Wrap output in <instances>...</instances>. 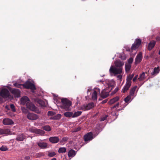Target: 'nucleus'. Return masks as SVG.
<instances>
[{
	"label": "nucleus",
	"instance_id": "f257e3e1",
	"mask_svg": "<svg viewBox=\"0 0 160 160\" xmlns=\"http://www.w3.org/2000/svg\"><path fill=\"white\" fill-rule=\"evenodd\" d=\"M114 64L115 66H111L109 70L110 74L111 76H116L122 72L124 63L119 60L115 61Z\"/></svg>",
	"mask_w": 160,
	"mask_h": 160
},
{
	"label": "nucleus",
	"instance_id": "f03ea898",
	"mask_svg": "<svg viewBox=\"0 0 160 160\" xmlns=\"http://www.w3.org/2000/svg\"><path fill=\"white\" fill-rule=\"evenodd\" d=\"M62 108L66 110H70V108L72 104L71 102L69 100L66 98H62L61 100Z\"/></svg>",
	"mask_w": 160,
	"mask_h": 160
},
{
	"label": "nucleus",
	"instance_id": "7ed1b4c3",
	"mask_svg": "<svg viewBox=\"0 0 160 160\" xmlns=\"http://www.w3.org/2000/svg\"><path fill=\"white\" fill-rule=\"evenodd\" d=\"M26 107L28 108L32 111L35 112L36 113L38 114L40 113L41 112L39 109L30 102L27 103Z\"/></svg>",
	"mask_w": 160,
	"mask_h": 160
},
{
	"label": "nucleus",
	"instance_id": "20e7f679",
	"mask_svg": "<svg viewBox=\"0 0 160 160\" xmlns=\"http://www.w3.org/2000/svg\"><path fill=\"white\" fill-rule=\"evenodd\" d=\"M23 87L27 89L32 90H35L36 88L34 84L29 81H27L23 84Z\"/></svg>",
	"mask_w": 160,
	"mask_h": 160
},
{
	"label": "nucleus",
	"instance_id": "39448f33",
	"mask_svg": "<svg viewBox=\"0 0 160 160\" xmlns=\"http://www.w3.org/2000/svg\"><path fill=\"white\" fill-rule=\"evenodd\" d=\"M142 41L140 39L137 38L135 40L134 43L132 44L131 48V50L132 51L138 48L141 44Z\"/></svg>",
	"mask_w": 160,
	"mask_h": 160
},
{
	"label": "nucleus",
	"instance_id": "423d86ee",
	"mask_svg": "<svg viewBox=\"0 0 160 160\" xmlns=\"http://www.w3.org/2000/svg\"><path fill=\"white\" fill-rule=\"evenodd\" d=\"M0 95L4 98H6L9 97L10 93L9 91L6 88L2 89L0 92Z\"/></svg>",
	"mask_w": 160,
	"mask_h": 160
},
{
	"label": "nucleus",
	"instance_id": "0eeeda50",
	"mask_svg": "<svg viewBox=\"0 0 160 160\" xmlns=\"http://www.w3.org/2000/svg\"><path fill=\"white\" fill-rule=\"evenodd\" d=\"M94 103L93 102L89 103L86 105H83L81 107V109L83 111L89 110L94 107Z\"/></svg>",
	"mask_w": 160,
	"mask_h": 160
},
{
	"label": "nucleus",
	"instance_id": "6e6552de",
	"mask_svg": "<svg viewBox=\"0 0 160 160\" xmlns=\"http://www.w3.org/2000/svg\"><path fill=\"white\" fill-rule=\"evenodd\" d=\"M93 138V135L92 132L87 133L84 136V140L86 142H88L92 140Z\"/></svg>",
	"mask_w": 160,
	"mask_h": 160
},
{
	"label": "nucleus",
	"instance_id": "1a4fd4ad",
	"mask_svg": "<svg viewBox=\"0 0 160 160\" xmlns=\"http://www.w3.org/2000/svg\"><path fill=\"white\" fill-rule=\"evenodd\" d=\"M100 89L98 88H95L92 94V98L93 100H97V95L98 93H100Z\"/></svg>",
	"mask_w": 160,
	"mask_h": 160
},
{
	"label": "nucleus",
	"instance_id": "9d476101",
	"mask_svg": "<svg viewBox=\"0 0 160 160\" xmlns=\"http://www.w3.org/2000/svg\"><path fill=\"white\" fill-rule=\"evenodd\" d=\"M11 92L14 95L16 98H18L20 96V91L18 89H12L10 90Z\"/></svg>",
	"mask_w": 160,
	"mask_h": 160
},
{
	"label": "nucleus",
	"instance_id": "9b49d317",
	"mask_svg": "<svg viewBox=\"0 0 160 160\" xmlns=\"http://www.w3.org/2000/svg\"><path fill=\"white\" fill-rule=\"evenodd\" d=\"M142 58V53L141 52H140L135 58V64H137L141 62Z\"/></svg>",
	"mask_w": 160,
	"mask_h": 160
},
{
	"label": "nucleus",
	"instance_id": "f8f14e48",
	"mask_svg": "<svg viewBox=\"0 0 160 160\" xmlns=\"http://www.w3.org/2000/svg\"><path fill=\"white\" fill-rule=\"evenodd\" d=\"M27 118L30 120H35L38 118V116L37 114L32 113H28L27 115Z\"/></svg>",
	"mask_w": 160,
	"mask_h": 160
},
{
	"label": "nucleus",
	"instance_id": "ddd939ff",
	"mask_svg": "<svg viewBox=\"0 0 160 160\" xmlns=\"http://www.w3.org/2000/svg\"><path fill=\"white\" fill-rule=\"evenodd\" d=\"M49 141L52 143H56L59 141L60 139L57 136H53L49 138Z\"/></svg>",
	"mask_w": 160,
	"mask_h": 160
},
{
	"label": "nucleus",
	"instance_id": "4468645a",
	"mask_svg": "<svg viewBox=\"0 0 160 160\" xmlns=\"http://www.w3.org/2000/svg\"><path fill=\"white\" fill-rule=\"evenodd\" d=\"M3 123L6 125H10L13 124V121L11 119L9 118H5L2 121Z\"/></svg>",
	"mask_w": 160,
	"mask_h": 160
},
{
	"label": "nucleus",
	"instance_id": "2eb2a0df",
	"mask_svg": "<svg viewBox=\"0 0 160 160\" xmlns=\"http://www.w3.org/2000/svg\"><path fill=\"white\" fill-rule=\"evenodd\" d=\"M21 102L22 105H24L26 104V106L27 103L29 102L30 101L27 96H24L21 98Z\"/></svg>",
	"mask_w": 160,
	"mask_h": 160
},
{
	"label": "nucleus",
	"instance_id": "dca6fc26",
	"mask_svg": "<svg viewBox=\"0 0 160 160\" xmlns=\"http://www.w3.org/2000/svg\"><path fill=\"white\" fill-rule=\"evenodd\" d=\"M10 129L8 128L0 129V135L10 134Z\"/></svg>",
	"mask_w": 160,
	"mask_h": 160
},
{
	"label": "nucleus",
	"instance_id": "f3484780",
	"mask_svg": "<svg viewBox=\"0 0 160 160\" xmlns=\"http://www.w3.org/2000/svg\"><path fill=\"white\" fill-rule=\"evenodd\" d=\"M26 138V136L23 133L18 135L16 138V140L18 141H23Z\"/></svg>",
	"mask_w": 160,
	"mask_h": 160
},
{
	"label": "nucleus",
	"instance_id": "a211bd4d",
	"mask_svg": "<svg viewBox=\"0 0 160 160\" xmlns=\"http://www.w3.org/2000/svg\"><path fill=\"white\" fill-rule=\"evenodd\" d=\"M131 84L129 82H127L122 90V92L123 93L126 92L129 89L131 86Z\"/></svg>",
	"mask_w": 160,
	"mask_h": 160
},
{
	"label": "nucleus",
	"instance_id": "6ab92c4d",
	"mask_svg": "<svg viewBox=\"0 0 160 160\" xmlns=\"http://www.w3.org/2000/svg\"><path fill=\"white\" fill-rule=\"evenodd\" d=\"M156 43V41L154 40L151 41L148 45V49L150 51L154 47Z\"/></svg>",
	"mask_w": 160,
	"mask_h": 160
},
{
	"label": "nucleus",
	"instance_id": "aec40b11",
	"mask_svg": "<svg viewBox=\"0 0 160 160\" xmlns=\"http://www.w3.org/2000/svg\"><path fill=\"white\" fill-rule=\"evenodd\" d=\"M100 96L103 98H105L107 97L109 95V92H106L105 90H103L101 93Z\"/></svg>",
	"mask_w": 160,
	"mask_h": 160
},
{
	"label": "nucleus",
	"instance_id": "412c9836",
	"mask_svg": "<svg viewBox=\"0 0 160 160\" xmlns=\"http://www.w3.org/2000/svg\"><path fill=\"white\" fill-rule=\"evenodd\" d=\"M37 144L41 148L44 149L47 148L48 144L46 142H37Z\"/></svg>",
	"mask_w": 160,
	"mask_h": 160
},
{
	"label": "nucleus",
	"instance_id": "4be33fe9",
	"mask_svg": "<svg viewBox=\"0 0 160 160\" xmlns=\"http://www.w3.org/2000/svg\"><path fill=\"white\" fill-rule=\"evenodd\" d=\"M119 99V97L118 96H117L116 97L113 98L111 99L108 102L109 104H112L117 101H118Z\"/></svg>",
	"mask_w": 160,
	"mask_h": 160
},
{
	"label": "nucleus",
	"instance_id": "5701e85b",
	"mask_svg": "<svg viewBox=\"0 0 160 160\" xmlns=\"http://www.w3.org/2000/svg\"><path fill=\"white\" fill-rule=\"evenodd\" d=\"M76 154V152L73 149H70L68 152V156L69 157H73Z\"/></svg>",
	"mask_w": 160,
	"mask_h": 160
},
{
	"label": "nucleus",
	"instance_id": "b1692460",
	"mask_svg": "<svg viewBox=\"0 0 160 160\" xmlns=\"http://www.w3.org/2000/svg\"><path fill=\"white\" fill-rule=\"evenodd\" d=\"M159 71V67H158L157 68H155L153 69V71L152 72L151 74L152 75H154L155 74L158 73Z\"/></svg>",
	"mask_w": 160,
	"mask_h": 160
},
{
	"label": "nucleus",
	"instance_id": "393cba45",
	"mask_svg": "<svg viewBox=\"0 0 160 160\" xmlns=\"http://www.w3.org/2000/svg\"><path fill=\"white\" fill-rule=\"evenodd\" d=\"M64 115L66 117L70 118L72 117L73 112H67L64 113Z\"/></svg>",
	"mask_w": 160,
	"mask_h": 160
},
{
	"label": "nucleus",
	"instance_id": "a878e982",
	"mask_svg": "<svg viewBox=\"0 0 160 160\" xmlns=\"http://www.w3.org/2000/svg\"><path fill=\"white\" fill-rule=\"evenodd\" d=\"M134 76V74H132L131 75H129L127 77V82H129L130 83H131V80Z\"/></svg>",
	"mask_w": 160,
	"mask_h": 160
},
{
	"label": "nucleus",
	"instance_id": "bb28decb",
	"mask_svg": "<svg viewBox=\"0 0 160 160\" xmlns=\"http://www.w3.org/2000/svg\"><path fill=\"white\" fill-rule=\"evenodd\" d=\"M35 133L43 135L44 134L45 132L42 130L37 129Z\"/></svg>",
	"mask_w": 160,
	"mask_h": 160
},
{
	"label": "nucleus",
	"instance_id": "cd10ccee",
	"mask_svg": "<svg viewBox=\"0 0 160 160\" xmlns=\"http://www.w3.org/2000/svg\"><path fill=\"white\" fill-rule=\"evenodd\" d=\"M137 88V86H135L131 89L130 91V94L131 96L133 95Z\"/></svg>",
	"mask_w": 160,
	"mask_h": 160
},
{
	"label": "nucleus",
	"instance_id": "c85d7f7f",
	"mask_svg": "<svg viewBox=\"0 0 160 160\" xmlns=\"http://www.w3.org/2000/svg\"><path fill=\"white\" fill-rule=\"evenodd\" d=\"M82 113L81 111H77L75 112L74 113H73L72 118H75L80 115Z\"/></svg>",
	"mask_w": 160,
	"mask_h": 160
},
{
	"label": "nucleus",
	"instance_id": "c756f323",
	"mask_svg": "<svg viewBox=\"0 0 160 160\" xmlns=\"http://www.w3.org/2000/svg\"><path fill=\"white\" fill-rule=\"evenodd\" d=\"M66 149L65 147L60 148L58 150V152L59 153H64L66 152Z\"/></svg>",
	"mask_w": 160,
	"mask_h": 160
},
{
	"label": "nucleus",
	"instance_id": "7c9ffc66",
	"mask_svg": "<svg viewBox=\"0 0 160 160\" xmlns=\"http://www.w3.org/2000/svg\"><path fill=\"white\" fill-rule=\"evenodd\" d=\"M42 128L48 132L50 131L51 130V127L48 125L44 126L42 127Z\"/></svg>",
	"mask_w": 160,
	"mask_h": 160
},
{
	"label": "nucleus",
	"instance_id": "2f4dec72",
	"mask_svg": "<svg viewBox=\"0 0 160 160\" xmlns=\"http://www.w3.org/2000/svg\"><path fill=\"white\" fill-rule=\"evenodd\" d=\"M145 78V73L144 72L142 73V74H141L140 75V77L139 78H138V79L139 81H141L143 79H144Z\"/></svg>",
	"mask_w": 160,
	"mask_h": 160
},
{
	"label": "nucleus",
	"instance_id": "473e14b6",
	"mask_svg": "<svg viewBox=\"0 0 160 160\" xmlns=\"http://www.w3.org/2000/svg\"><path fill=\"white\" fill-rule=\"evenodd\" d=\"M61 115L60 114H58L54 116L52 118V119L55 120H59L61 118Z\"/></svg>",
	"mask_w": 160,
	"mask_h": 160
},
{
	"label": "nucleus",
	"instance_id": "72a5a7b5",
	"mask_svg": "<svg viewBox=\"0 0 160 160\" xmlns=\"http://www.w3.org/2000/svg\"><path fill=\"white\" fill-rule=\"evenodd\" d=\"M131 65L130 64H128L125 65V71L126 72H129L130 70Z\"/></svg>",
	"mask_w": 160,
	"mask_h": 160
},
{
	"label": "nucleus",
	"instance_id": "f704fd0d",
	"mask_svg": "<svg viewBox=\"0 0 160 160\" xmlns=\"http://www.w3.org/2000/svg\"><path fill=\"white\" fill-rule=\"evenodd\" d=\"M108 117V115H102L101 117L100 121H103L106 120Z\"/></svg>",
	"mask_w": 160,
	"mask_h": 160
},
{
	"label": "nucleus",
	"instance_id": "c9c22d12",
	"mask_svg": "<svg viewBox=\"0 0 160 160\" xmlns=\"http://www.w3.org/2000/svg\"><path fill=\"white\" fill-rule=\"evenodd\" d=\"M56 154V152H49L48 154V156L50 157L54 156Z\"/></svg>",
	"mask_w": 160,
	"mask_h": 160
},
{
	"label": "nucleus",
	"instance_id": "e433bc0d",
	"mask_svg": "<svg viewBox=\"0 0 160 160\" xmlns=\"http://www.w3.org/2000/svg\"><path fill=\"white\" fill-rule=\"evenodd\" d=\"M38 103L40 105L42 106H44L45 103L41 99H38L37 100Z\"/></svg>",
	"mask_w": 160,
	"mask_h": 160
},
{
	"label": "nucleus",
	"instance_id": "4c0bfd02",
	"mask_svg": "<svg viewBox=\"0 0 160 160\" xmlns=\"http://www.w3.org/2000/svg\"><path fill=\"white\" fill-rule=\"evenodd\" d=\"M15 86L19 88H22L23 87V84H19L17 83H15L14 84Z\"/></svg>",
	"mask_w": 160,
	"mask_h": 160
},
{
	"label": "nucleus",
	"instance_id": "58836bf2",
	"mask_svg": "<svg viewBox=\"0 0 160 160\" xmlns=\"http://www.w3.org/2000/svg\"><path fill=\"white\" fill-rule=\"evenodd\" d=\"M68 139V138L67 137H63L62 139H61L60 142L61 143H65L66 142Z\"/></svg>",
	"mask_w": 160,
	"mask_h": 160
},
{
	"label": "nucleus",
	"instance_id": "ea45409f",
	"mask_svg": "<svg viewBox=\"0 0 160 160\" xmlns=\"http://www.w3.org/2000/svg\"><path fill=\"white\" fill-rule=\"evenodd\" d=\"M8 148H7L6 146H2L0 147V150L2 151H6L7 150Z\"/></svg>",
	"mask_w": 160,
	"mask_h": 160
},
{
	"label": "nucleus",
	"instance_id": "a19ab883",
	"mask_svg": "<svg viewBox=\"0 0 160 160\" xmlns=\"http://www.w3.org/2000/svg\"><path fill=\"white\" fill-rule=\"evenodd\" d=\"M131 98V96H128L124 98V100L126 103H128L129 102V101L130 100Z\"/></svg>",
	"mask_w": 160,
	"mask_h": 160
},
{
	"label": "nucleus",
	"instance_id": "79ce46f5",
	"mask_svg": "<svg viewBox=\"0 0 160 160\" xmlns=\"http://www.w3.org/2000/svg\"><path fill=\"white\" fill-rule=\"evenodd\" d=\"M55 112H52V111H48V116H54L55 115Z\"/></svg>",
	"mask_w": 160,
	"mask_h": 160
},
{
	"label": "nucleus",
	"instance_id": "37998d69",
	"mask_svg": "<svg viewBox=\"0 0 160 160\" xmlns=\"http://www.w3.org/2000/svg\"><path fill=\"white\" fill-rule=\"evenodd\" d=\"M37 128H29V131L31 132L36 133Z\"/></svg>",
	"mask_w": 160,
	"mask_h": 160
},
{
	"label": "nucleus",
	"instance_id": "c03bdc74",
	"mask_svg": "<svg viewBox=\"0 0 160 160\" xmlns=\"http://www.w3.org/2000/svg\"><path fill=\"white\" fill-rule=\"evenodd\" d=\"M44 154L42 152H39L36 154V157L40 158L42 156H43Z\"/></svg>",
	"mask_w": 160,
	"mask_h": 160
},
{
	"label": "nucleus",
	"instance_id": "a18cd8bd",
	"mask_svg": "<svg viewBox=\"0 0 160 160\" xmlns=\"http://www.w3.org/2000/svg\"><path fill=\"white\" fill-rule=\"evenodd\" d=\"M10 107L13 112H15L16 111L15 106L13 104H10Z\"/></svg>",
	"mask_w": 160,
	"mask_h": 160
},
{
	"label": "nucleus",
	"instance_id": "49530a36",
	"mask_svg": "<svg viewBox=\"0 0 160 160\" xmlns=\"http://www.w3.org/2000/svg\"><path fill=\"white\" fill-rule=\"evenodd\" d=\"M118 87H117L114 89V90L111 92V94L112 95L114 94L118 91Z\"/></svg>",
	"mask_w": 160,
	"mask_h": 160
},
{
	"label": "nucleus",
	"instance_id": "de8ad7c7",
	"mask_svg": "<svg viewBox=\"0 0 160 160\" xmlns=\"http://www.w3.org/2000/svg\"><path fill=\"white\" fill-rule=\"evenodd\" d=\"M133 61V59L132 58H130L128 60V62L129 64L132 63Z\"/></svg>",
	"mask_w": 160,
	"mask_h": 160
},
{
	"label": "nucleus",
	"instance_id": "09e8293b",
	"mask_svg": "<svg viewBox=\"0 0 160 160\" xmlns=\"http://www.w3.org/2000/svg\"><path fill=\"white\" fill-rule=\"evenodd\" d=\"M115 82L114 81H112V82L110 85L112 87H114L115 86Z\"/></svg>",
	"mask_w": 160,
	"mask_h": 160
},
{
	"label": "nucleus",
	"instance_id": "8fccbe9b",
	"mask_svg": "<svg viewBox=\"0 0 160 160\" xmlns=\"http://www.w3.org/2000/svg\"><path fill=\"white\" fill-rule=\"evenodd\" d=\"M119 105V102L117 103L115 105H114L113 107H112L111 108L112 109L114 108H116L117 107H118Z\"/></svg>",
	"mask_w": 160,
	"mask_h": 160
},
{
	"label": "nucleus",
	"instance_id": "3c124183",
	"mask_svg": "<svg viewBox=\"0 0 160 160\" xmlns=\"http://www.w3.org/2000/svg\"><path fill=\"white\" fill-rule=\"evenodd\" d=\"M81 128L80 127H78L77 128H76L74 129V132H77L81 130Z\"/></svg>",
	"mask_w": 160,
	"mask_h": 160
},
{
	"label": "nucleus",
	"instance_id": "603ef678",
	"mask_svg": "<svg viewBox=\"0 0 160 160\" xmlns=\"http://www.w3.org/2000/svg\"><path fill=\"white\" fill-rule=\"evenodd\" d=\"M117 78L120 80H121L122 78V75L119 74V75L117 76Z\"/></svg>",
	"mask_w": 160,
	"mask_h": 160
},
{
	"label": "nucleus",
	"instance_id": "864d4df0",
	"mask_svg": "<svg viewBox=\"0 0 160 160\" xmlns=\"http://www.w3.org/2000/svg\"><path fill=\"white\" fill-rule=\"evenodd\" d=\"M22 111L23 112L25 113H26L28 112L27 110L24 108L22 109Z\"/></svg>",
	"mask_w": 160,
	"mask_h": 160
},
{
	"label": "nucleus",
	"instance_id": "5fc2aeb1",
	"mask_svg": "<svg viewBox=\"0 0 160 160\" xmlns=\"http://www.w3.org/2000/svg\"><path fill=\"white\" fill-rule=\"evenodd\" d=\"M138 78V75H137L133 78V81L134 82H135L136 81V80Z\"/></svg>",
	"mask_w": 160,
	"mask_h": 160
},
{
	"label": "nucleus",
	"instance_id": "6e6d98bb",
	"mask_svg": "<svg viewBox=\"0 0 160 160\" xmlns=\"http://www.w3.org/2000/svg\"><path fill=\"white\" fill-rule=\"evenodd\" d=\"M30 159V157L29 156H26L24 157V159L26 160H29Z\"/></svg>",
	"mask_w": 160,
	"mask_h": 160
},
{
	"label": "nucleus",
	"instance_id": "4d7b16f0",
	"mask_svg": "<svg viewBox=\"0 0 160 160\" xmlns=\"http://www.w3.org/2000/svg\"><path fill=\"white\" fill-rule=\"evenodd\" d=\"M107 101H108V100L107 99H105V100H103V101H102V104L105 103H106V102H107Z\"/></svg>",
	"mask_w": 160,
	"mask_h": 160
},
{
	"label": "nucleus",
	"instance_id": "13d9d810",
	"mask_svg": "<svg viewBox=\"0 0 160 160\" xmlns=\"http://www.w3.org/2000/svg\"><path fill=\"white\" fill-rule=\"evenodd\" d=\"M156 39L157 41H159L160 40V37L159 36H158L156 37Z\"/></svg>",
	"mask_w": 160,
	"mask_h": 160
},
{
	"label": "nucleus",
	"instance_id": "bf43d9fd",
	"mask_svg": "<svg viewBox=\"0 0 160 160\" xmlns=\"http://www.w3.org/2000/svg\"><path fill=\"white\" fill-rule=\"evenodd\" d=\"M124 107H123L122 108H120V109H118L117 110V111H120V110H122V109H123Z\"/></svg>",
	"mask_w": 160,
	"mask_h": 160
},
{
	"label": "nucleus",
	"instance_id": "052dcab7",
	"mask_svg": "<svg viewBox=\"0 0 160 160\" xmlns=\"http://www.w3.org/2000/svg\"><path fill=\"white\" fill-rule=\"evenodd\" d=\"M98 82H103V81L102 80H98Z\"/></svg>",
	"mask_w": 160,
	"mask_h": 160
},
{
	"label": "nucleus",
	"instance_id": "680f3d73",
	"mask_svg": "<svg viewBox=\"0 0 160 160\" xmlns=\"http://www.w3.org/2000/svg\"><path fill=\"white\" fill-rule=\"evenodd\" d=\"M51 160H57V159L56 158H53Z\"/></svg>",
	"mask_w": 160,
	"mask_h": 160
},
{
	"label": "nucleus",
	"instance_id": "e2e57ef3",
	"mask_svg": "<svg viewBox=\"0 0 160 160\" xmlns=\"http://www.w3.org/2000/svg\"><path fill=\"white\" fill-rule=\"evenodd\" d=\"M89 90L88 89V91H87V92H89Z\"/></svg>",
	"mask_w": 160,
	"mask_h": 160
},
{
	"label": "nucleus",
	"instance_id": "0e129e2a",
	"mask_svg": "<svg viewBox=\"0 0 160 160\" xmlns=\"http://www.w3.org/2000/svg\"><path fill=\"white\" fill-rule=\"evenodd\" d=\"M1 98L0 97V100H1Z\"/></svg>",
	"mask_w": 160,
	"mask_h": 160
}]
</instances>
